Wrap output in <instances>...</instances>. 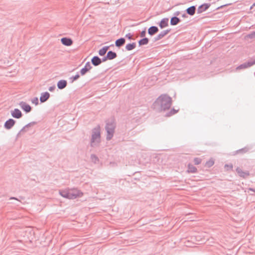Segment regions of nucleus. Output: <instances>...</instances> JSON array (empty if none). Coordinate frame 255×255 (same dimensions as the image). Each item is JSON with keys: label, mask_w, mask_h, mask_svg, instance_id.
Wrapping results in <instances>:
<instances>
[{"label": "nucleus", "mask_w": 255, "mask_h": 255, "mask_svg": "<svg viewBox=\"0 0 255 255\" xmlns=\"http://www.w3.org/2000/svg\"><path fill=\"white\" fill-rule=\"evenodd\" d=\"M171 104V98L166 94H162L155 101L152 106L154 109L161 112L169 110Z\"/></svg>", "instance_id": "obj_1"}, {"label": "nucleus", "mask_w": 255, "mask_h": 255, "mask_svg": "<svg viewBox=\"0 0 255 255\" xmlns=\"http://www.w3.org/2000/svg\"><path fill=\"white\" fill-rule=\"evenodd\" d=\"M101 142L100 127L97 126L92 129L90 146L95 147L99 146Z\"/></svg>", "instance_id": "obj_2"}, {"label": "nucleus", "mask_w": 255, "mask_h": 255, "mask_svg": "<svg viewBox=\"0 0 255 255\" xmlns=\"http://www.w3.org/2000/svg\"><path fill=\"white\" fill-rule=\"evenodd\" d=\"M116 128V124L114 121L107 122L105 126L106 130V139L111 140L114 136Z\"/></svg>", "instance_id": "obj_3"}, {"label": "nucleus", "mask_w": 255, "mask_h": 255, "mask_svg": "<svg viewBox=\"0 0 255 255\" xmlns=\"http://www.w3.org/2000/svg\"><path fill=\"white\" fill-rule=\"evenodd\" d=\"M255 64V58H253L248 62H245L239 66H238L237 68V70H241L248 68L253 65Z\"/></svg>", "instance_id": "obj_4"}, {"label": "nucleus", "mask_w": 255, "mask_h": 255, "mask_svg": "<svg viewBox=\"0 0 255 255\" xmlns=\"http://www.w3.org/2000/svg\"><path fill=\"white\" fill-rule=\"evenodd\" d=\"M69 192L70 199H74L83 195V193L80 190L75 188L69 190Z\"/></svg>", "instance_id": "obj_5"}, {"label": "nucleus", "mask_w": 255, "mask_h": 255, "mask_svg": "<svg viewBox=\"0 0 255 255\" xmlns=\"http://www.w3.org/2000/svg\"><path fill=\"white\" fill-rule=\"evenodd\" d=\"M19 105L20 107L26 113H29L31 111V106L24 102H20L19 103Z\"/></svg>", "instance_id": "obj_6"}, {"label": "nucleus", "mask_w": 255, "mask_h": 255, "mask_svg": "<svg viewBox=\"0 0 255 255\" xmlns=\"http://www.w3.org/2000/svg\"><path fill=\"white\" fill-rule=\"evenodd\" d=\"M171 29H166L160 32L157 36L154 37V41H157L161 39H162L163 37H164L166 34H167L170 31Z\"/></svg>", "instance_id": "obj_7"}, {"label": "nucleus", "mask_w": 255, "mask_h": 255, "mask_svg": "<svg viewBox=\"0 0 255 255\" xmlns=\"http://www.w3.org/2000/svg\"><path fill=\"white\" fill-rule=\"evenodd\" d=\"M210 6V3H204L200 5L197 8V13H201L206 11Z\"/></svg>", "instance_id": "obj_8"}, {"label": "nucleus", "mask_w": 255, "mask_h": 255, "mask_svg": "<svg viewBox=\"0 0 255 255\" xmlns=\"http://www.w3.org/2000/svg\"><path fill=\"white\" fill-rule=\"evenodd\" d=\"M11 115L13 118L15 119H20L22 116L21 112L18 109H14L11 111Z\"/></svg>", "instance_id": "obj_9"}, {"label": "nucleus", "mask_w": 255, "mask_h": 255, "mask_svg": "<svg viewBox=\"0 0 255 255\" xmlns=\"http://www.w3.org/2000/svg\"><path fill=\"white\" fill-rule=\"evenodd\" d=\"M15 121L12 119H9L7 120L4 124V127L7 129H9L14 125Z\"/></svg>", "instance_id": "obj_10"}, {"label": "nucleus", "mask_w": 255, "mask_h": 255, "mask_svg": "<svg viewBox=\"0 0 255 255\" xmlns=\"http://www.w3.org/2000/svg\"><path fill=\"white\" fill-rule=\"evenodd\" d=\"M62 44L65 46H69L73 44V40L68 37H63L61 39Z\"/></svg>", "instance_id": "obj_11"}, {"label": "nucleus", "mask_w": 255, "mask_h": 255, "mask_svg": "<svg viewBox=\"0 0 255 255\" xmlns=\"http://www.w3.org/2000/svg\"><path fill=\"white\" fill-rule=\"evenodd\" d=\"M236 171L240 177H243L244 178H246L250 175V173L249 171H244L239 167H238L236 169Z\"/></svg>", "instance_id": "obj_12"}, {"label": "nucleus", "mask_w": 255, "mask_h": 255, "mask_svg": "<svg viewBox=\"0 0 255 255\" xmlns=\"http://www.w3.org/2000/svg\"><path fill=\"white\" fill-rule=\"evenodd\" d=\"M50 97V94L48 92L42 93L40 97L41 103H44L47 101Z\"/></svg>", "instance_id": "obj_13"}, {"label": "nucleus", "mask_w": 255, "mask_h": 255, "mask_svg": "<svg viewBox=\"0 0 255 255\" xmlns=\"http://www.w3.org/2000/svg\"><path fill=\"white\" fill-rule=\"evenodd\" d=\"M91 61L92 64L95 66H99L102 63L101 58L98 56L93 57Z\"/></svg>", "instance_id": "obj_14"}, {"label": "nucleus", "mask_w": 255, "mask_h": 255, "mask_svg": "<svg viewBox=\"0 0 255 255\" xmlns=\"http://www.w3.org/2000/svg\"><path fill=\"white\" fill-rule=\"evenodd\" d=\"M111 46H114V44H111L110 46H105L102 47L101 49H100L98 51V53L100 56H104L107 52L108 51L109 48Z\"/></svg>", "instance_id": "obj_15"}, {"label": "nucleus", "mask_w": 255, "mask_h": 255, "mask_svg": "<svg viewBox=\"0 0 255 255\" xmlns=\"http://www.w3.org/2000/svg\"><path fill=\"white\" fill-rule=\"evenodd\" d=\"M168 18H162L159 22L158 25L160 28L162 29L168 25Z\"/></svg>", "instance_id": "obj_16"}, {"label": "nucleus", "mask_w": 255, "mask_h": 255, "mask_svg": "<svg viewBox=\"0 0 255 255\" xmlns=\"http://www.w3.org/2000/svg\"><path fill=\"white\" fill-rule=\"evenodd\" d=\"M125 38L124 37H121L115 41V46L118 48H120L125 44Z\"/></svg>", "instance_id": "obj_17"}, {"label": "nucleus", "mask_w": 255, "mask_h": 255, "mask_svg": "<svg viewBox=\"0 0 255 255\" xmlns=\"http://www.w3.org/2000/svg\"><path fill=\"white\" fill-rule=\"evenodd\" d=\"M159 31L158 28L156 26H151L148 29V33L152 36L154 35Z\"/></svg>", "instance_id": "obj_18"}, {"label": "nucleus", "mask_w": 255, "mask_h": 255, "mask_svg": "<svg viewBox=\"0 0 255 255\" xmlns=\"http://www.w3.org/2000/svg\"><path fill=\"white\" fill-rule=\"evenodd\" d=\"M67 81L65 80H59L57 84L58 88L60 90L64 89L67 86Z\"/></svg>", "instance_id": "obj_19"}, {"label": "nucleus", "mask_w": 255, "mask_h": 255, "mask_svg": "<svg viewBox=\"0 0 255 255\" xmlns=\"http://www.w3.org/2000/svg\"><path fill=\"white\" fill-rule=\"evenodd\" d=\"M196 9V6L192 5L187 8L185 11L188 14L192 16L195 13Z\"/></svg>", "instance_id": "obj_20"}, {"label": "nucleus", "mask_w": 255, "mask_h": 255, "mask_svg": "<svg viewBox=\"0 0 255 255\" xmlns=\"http://www.w3.org/2000/svg\"><path fill=\"white\" fill-rule=\"evenodd\" d=\"M181 21L180 19L177 16H174L170 19V23L171 25H176Z\"/></svg>", "instance_id": "obj_21"}, {"label": "nucleus", "mask_w": 255, "mask_h": 255, "mask_svg": "<svg viewBox=\"0 0 255 255\" xmlns=\"http://www.w3.org/2000/svg\"><path fill=\"white\" fill-rule=\"evenodd\" d=\"M59 194L63 197L70 199L69 190L59 191Z\"/></svg>", "instance_id": "obj_22"}, {"label": "nucleus", "mask_w": 255, "mask_h": 255, "mask_svg": "<svg viewBox=\"0 0 255 255\" xmlns=\"http://www.w3.org/2000/svg\"><path fill=\"white\" fill-rule=\"evenodd\" d=\"M107 56L109 60L115 59L117 57V54L115 52L113 51H109L107 52Z\"/></svg>", "instance_id": "obj_23"}, {"label": "nucleus", "mask_w": 255, "mask_h": 255, "mask_svg": "<svg viewBox=\"0 0 255 255\" xmlns=\"http://www.w3.org/2000/svg\"><path fill=\"white\" fill-rule=\"evenodd\" d=\"M148 42L149 39L147 37H143L138 41L139 46L146 45L148 43Z\"/></svg>", "instance_id": "obj_24"}, {"label": "nucleus", "mask_w": 255, "mask_h": 255, "mask_svg": "<svg viewBox=\"0 0 255 255\" xmlns=\"http://www.w3.org/2000/svg\"><path fill=\"white\" fill-rule=\"evenodd\" d=\"M136 45L135 42L128 43L126 45L125 48L127 51H130L134 49L136 47Z\"/></svg>", "instance_id": "obj_25"}, {"label": "nucleus", "mask_w": 255, "mask_h": 255, "mask_svg": "<svg viewBox=\"0 0 255 255\" xmlns=\"http://www.w3.org/2000/svg\"><path fill=\"white\" fill-rule=\"evenodd\" d=\"M197 168L194 165L189 164L188 165V172L190 173H195L197 172Z\"/></svg>", "instance_id": "obj_26"}, {"label": "nucleus", "mask_w": 255, "mask_h": 255, "mask_svg": "<svg viewBox=\"0 0 255 255\" xmlns=\"http://www.w3.org/2000/svg\"><path fill=\"white\" fill-rule=\"evenodd\" d=\"M91 161L95 164L97 163L99 161V158L98 157V156L97 155H96L95 154H91Z\"/></svg>", "instance_id": "obj_27"}, {"label": "nucleus", "mask_w": 255, "mask_h": 255, "mask_svg": "<svg viewBox=\"0 0 255 255\" xmlns=\"http://www.w3.org/2000/svg\"><path fill=\"white\" fill-rule=\"evenodd\" d=\"M178 111V110H176L174 108H173L169 112L166 114L165 116L167 117H170L177 113Z\"/></svg>", "instance_id": "obj_28"}, {"label": "nucleus", "mask_w": 255, "mask_h": 255, "mask_svg": "<svg viewBox=\"0 0 255 255\" xmlns=\"http://www.w3.org/2000/svg\"><path fill=\"white\" fill-rule=\"evenodd\" d=\"M80 77V75L77 73L76 75L73 76L70 78L71 83H73L74 81L77 80Z\"/></svg>", "instance_id": "obj_29"}, {"label": "nucleus", "mask_w": 255, "mask_h": 255, "mask_svg": "<svg viewBox=\"0 0 255 255\" xmlns=\"http://www.w3.org/2000/svg\"><path fill=\"white\" fill-rule=\"evenodd\" d=\"M214 164V161L213 160H209L206 163V166L208 167L212 166Z\"/></svg>", "instance_id": "obj_30"}, {"label": "nucleus", "mask_w": 255, "mask_h": 255, "mask_svg": "<svg viewBox=\"0 0 255 255\" xmlns=\"http://www.w3.org/2000/svg\"><path fill=\"white\" fill-rule=\"evenodd\" d=\"M89 70L86 68L85 67H84L83 68H82L80 70V74L81 75L83 76L86 74L87 72H88Z\"/></svg>", "instance_id": "obj_31"}, {"label": "nucleus", "mask_w": 255, "mask_h": 255, "mask_svg": "<svg viewBox=\"0 0 255 255\" xmlns=\"http://www.w3.org/2000/svg\"><path fill=\"white\" fill-rule=\"evenodd\" d=\"M194 164L195 165H198L201 162V159L198 157H196L194 159Z\"/></svg>", "instance_id": "obj_32"}, {"label": "nucleus", "mask_w": 255, "mask_h": 255, "mask_svg": "<svg viewBox=\"0 0 255 255\" xmlns=\"http://www.w3.org/2000/svg\"><path fill=\"white\" fill-rule=\"evenodd\" d=\"M248 37L252 39L255 38V31L252 32L248 35Z\"/></svg>", "instance_id": "obj_33"}, {"label": "nucleus", "mask_w": 255, "mask_h": 255, "mask_svg": "<svg viewBox=\"0 0 255 255\" xmlns=\"http://www.w3.org/2000/svg\"><path fill=\"white\" fill-rule=\"evenodd\" d=\"M84 67H85L86 68H87L89 70H91L92 68V67L91 65L90 62H86Z\"/></svg>", "instance_id": "obj_34"}, {"label": "nucleus", "mask_w": 255, "mask_h": 255, "mask_svg": "<svg viewBox=\"0 0 255 255\" xmlns=\"http://www.w3.org/2000/svg\"><path fill=\"white\" fill-rule=\"evenodd\" d=\"M31 102L33 104H34L35 105H37L38 104V99L37 97H34L32 100Z\"/></svg>", "instance_id": "obj_35"}, {"label": "nucleus", "mask_w": 255, "mask_h": 255, "mask_svg": "<svg viewBox=\"0 0 255 255\" xmlns=\"http://www.w3.org/2000/svg\"><path fill=\"white\" fill-rule=\"evenodd\" d=\"M146 35V28H144V30H143L140 34V36L141 37H145V36Z\"/></svg>", "instance_id": "obj_36"}, {"label": "nucleus", "mask_w": 255, "mask_h": 255, "mask_svg": "<svg viewBox=\"0 0 255 255\" xmlns=\"http://www.w3.org/2000/svg\"><path fill=\"white\" fill-rule=\"evenodd\" d=\"M36 124V122H30L28 124H27V125H26L25 126L26 128H28V127H30L33 125H34Z\"/></svg>", "instance_id": "obj_37"}, {"label": "nucleus", "mask_w": 255, "mask_h": 255, "mask_svg": "<svg viewBox=\"0 0 255 255\" xmlns=\"http://www.w3.org/2000/svg\"><path fill=\"white\" fill-rule=\"evenodd\" d=\"M225 167L227 168V170H232L233 168V165L232 164H225Z\"/></svg>", "instance_id": "obj_38"}, {"label": "nucleus", "mask_w": 255, "mask_h": 255, "mask_svg": "<svg viewBox=\"0 0 255 255\" xmlns=\"http://www.w3.org/2000/svg\"><path fill=\"white\" fill-rule=\"evenodd\" d=\"M132 35L131 34V33H128L126 35L125 37L128 39L130 40L132 39Z\"/></svg>", "instance_id": "obj_39"}, {"label": "nucleus", "mask_w": 255, "mask_h": 255, "mask_svg": "<svg viewBox=\"0 0 255 255\" xmlns=\"http://www.w3.org/2000/svg\"><path fill=\"white\" fill-rule=\"evenodd\" d=\"M108 60H109L108 57L106 55V56H104V57H103L102 59H101V63H102L103 62H105Z\"/></svg>", "instance_id": "obj_40"}, {"label": "nucleus", "mask_w": 255, "mask_h": 255, "mask_svg": "<svg viewBox=\"0 0 255 255\" xmlns=\"http://www.w3.org/2000/svg\"><path fill=\"white\" fill-rule=\"evenodd\" d=\"M26 128L25 127V126L23 127L21 129V130L19 131V132L18 133V134H17V136H19V135L21 132H23V131H25V128Z\"/></svg>", "instance_id": "obj_41"}, {"label": "nucleus", "mask_w": 255, "mask_h": 255, "mask_svg": "<svg viewBox=\"0 0 255 255\" xmlns=\"http://www.w3.org/2000/svg\"><path fill=\"white\" fill-rule=\"evenodd\" d=\"M55 88H56L55 86L53 85V86L49 87L48 88V90L49 91L52 92L55 89Z\"/></svg>", "instance_id": "obj_42"}, {"label": "nucleus", "mask_w": 255, "mask_h": 255, "mask_svg": "<svg viewBox=\"0 0 255 255\" xmlns=\"http://www.w3.org/2000/svg\"><path fill=\"white\" fill-rule=\"evenodd\" d=\"M231 4H232V3H227V4H225L222 5H221V6H220L218 7L217 8V9H220V8H223V7H224V6L230 5H231Z\"/></svg>", "instance_id": "obj_43"}, {"label": "nucleus", "mask_w": 255, "mask_h": 255, "mask_svg": "<svg viewBox=\"0 0 255 255\" xmlns=\"http://www.w3.org/2000/svg\"><path fill=\"white\" fill-rule=\"evenodd\" d=\"M180 12L179 11H177L174 13V16H177L180 14Z\"/></svg>", "instance_id": "obj_44"}, {"label": "nucleus", "mask_w": 255, "mask_h": 255, "mask_svg": "<svg viewBox=\"0 0 255 255\" xmlns=\"http://www.w3.org/2000/svg\"><path fill=\"white\" fill-rule=\"evenodd\" d=\"M247 151V150L246 148H242V149H240L239 150H238V152H241V151L246 152Z\"/></svg>", "instance_id": "obj_45"}, {"label": "nucleus", "mask_w": 255, "mask_h": 255, "mask_svg": "<svg viewBox=\"0 0 255 255\" xmlns=\"http://www.w3.org/2000/svg\"><path fill=\"white\" fill-rule=\"evenodd\" d=\"M9 199H10V200L14 199V200H17V201H19L18 200V199L17 198L14 197H11L9 198Z\"/></svg>", "instance_id": "obj_46"}, {"label": "nucleus", "mask_w": 255, "mask_h": 255, "mask_svg": "<svg viewBox=\"0 0 255 255\" xmlns=\"http://www.w3.org/2000/svg\"><path fill=\"white\" fill-rule=\"evenodd\" d=\"M182 16L183 17H184V18H185V17H187V16L186 15V14L185 13L183 14L182 15Z\"/></svg>", "instance_id": "obj_47"}, {"label": "nucleus", "mask_w": 255, "mask_h": 255, "mask_svg": "<svg viewBox=\"0 0 255 255\" xmlns=\"http://www.w3.org/2000/svg\"><path fill=\"white\" fill-rule=\"evenodd\" d=\"M250 190L252 191L255 192V189L250 188Z\"/></svg>", "instance_id": "obj_48"}, {"label": "nucleus", "mask_w": 255, "mask_h": 255, "mask_svg": "<svg viewBox=\"0 0 255 255\" xmlns=\"http://www.w3.org/2000/svg\"><path fill=\"white\" fill-rule=\"evenodd\" d=\"M254 5H255V3L253 4V6H254Z\"/></svg>", "instance_id": "obj_49"}]
</instances>
